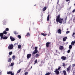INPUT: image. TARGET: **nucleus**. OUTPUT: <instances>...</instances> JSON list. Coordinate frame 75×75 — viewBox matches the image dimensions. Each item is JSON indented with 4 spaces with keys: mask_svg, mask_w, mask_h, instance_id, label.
Returning a JSON list of instances; mask_svg holds the SVG:
<instances>
[{
    "mask_svg": "<svg viewBox=\"0 0 75 75\" xmlns=\"http://www.w3.org/2000/svg\"><path fill=\"white\" fill-rule=\"evenodd\" d=\"M37 48H38V47H35V50H34L32 54V55H34V54H37V53L38 52Z\"/></svg>",
    "mask_w": 75,
    "mask_h": 75,
    "instance_id": "f257e3e1",
    "label": "nucleus"
},
{
    "mask_svg": "<svg viewBox=\"0 0 75 75\" xmlns=\"http://www.w3.org/2000/svg\"><path fill=\"white\" fill-rule=\"evenodd\" d=\"M62 21H63V19H56V22L57 23L59 22L60 24H62Z\"/></svg>",
    "mask_w": 75,
    "mask_h": 75,
    "instance_id": "f03ea898",
    "label": "nucleus"
},
{
    "mask_svg": "<svg viewBox=\"0 0 75 75\" xmlns=\"http://www.w3.org/2000/svg\"><path fill=\"white\" fill-rule=\"evenodd\" d=\"M51 43L50 42H47L46 43V47H47V48H48V47H50V45H51Z\"/></svg>",
    "mask_w": 75,
    "mask_h": 75,
    "instance_id": "7ed1b4c3",
    "label": "nucleus"
},
{
    "mask_svg": "<svg viewBox=\"0 0 75 75\" xmlns=\"http://www.w3.org/2000/svg\"><path fill=\"white\" fill-rule=\"evenodd\" d=\"M13 47L14 46H13V44H11L8 46V49H9V50L13 49Z\"/></svg>",
    "mask_w": 75,
    "mask_h": 75,
    "instance_id": "20e7f679",
    "label": "nucleus"
},
{
    "mask_svg": "<svg viewBox=\"0 0 75 75\" xmlns=\"http://www.w3.org/2000/svg\"><path fill=\"white\" fill-rule=\"evenodd\" d=\"M31 57V54H28L27 56V58L28 59H30Z\"/></svg>",
    "mask_w": 75,
    "mask_h": 75,
    "instance_id": "39448f33",
    "label": "nucleus"
},
{
    "mask_svg": "<svg viewBox=\"0 0 75 75\" xmlns=\"http://www.w3.org/2000/svg\"><path fill=\"white\" fill-rule=\"evenodd\" d=\"M54 72L56 74V75H59V71L55 69V71H54Z\"/></svg>",
    "mask_w": 75,
    "mask_h": 75,
    "instance_id": "423d86ee",
    "label": "nucleus"
},
{
    "mask_svg": "<svg viewBox=\"0 0 75 75\" xmlns=\"http://www.w3.org/2000/svg\"><path fill=\"white\" fill-rule=\"evenodd\" d=\"M64 46H60L59 47V49L60 50H62L64 49Z\"/></svg>",
    "mask_w": 75,
    "mask_h": 75,
    "instance_id": "0eeeda50",
    "label": "nucleus"
},
{
    "mask_svg": "<svg viewBox=\"0 0 75 75\" xmlns=\"http://www.w3.org/2000/svg\"><path fill=\"white\" fill-rule=\"evenodd\" d=\"M61 59H62V60L65 61V60H66V59H67V57H66L62 56L61 57Z\"/></svg>",
    "mask_w": 75,
    "mask_h": 75,
    "instance_id": "6e6552de",
    "label": "nucleus"
},
{
    "mask_svg": "<svg viewBox=\"0 0 75 75\" xmlns=\"http://www.w3.org/2000/svg\"><path fill=\"white\" fill-rule=\"evenodd\" d=\"M70 70H71V66H70L67 68V72H69Z\"/></svg>",
    "mask_w": 75,
    "mask_h": 75,
    "instance_id": "1a4fd4ad",
    "label": "nucleus"
},
{
    "mask_svg": "<svg viewBox=\"0 0 75 75\" xmlns=\"http://www.w3.org/2000/svg\"><path fill=\"white\" fill-rule=\"evenodd\" d=\"M3 35H4V34L3 33H0V37H1V39L3 38Z\"/></svg>",
    "mask_w": 75,
    "mask_h": 75,
    "instance_id": "9d476101",
    "label": "nucleus"
},
{
    "mask_svg": "<svg viewBox=\"0 0 75 75\" xmlns=\"http://www.w3.org/2000/svg\"><path fill=\"white\" fill-rule=\"evenodd\" d=\"M10 39L12 41H14L15 40V39L11 36L10 37Z\"/></svg>",
    "mask_w": 75,
    "mask_h": 75,
    "instance_id": "9b49d317",
    "label": "nucleus"
},
{
    "mask_svg": "<svg viewBox=\"0 0 75 75\" xmlns=\"http://www.w3.org/2000/svg\"><path fill=\"white\" fill-rule=\"evenodd\" d=\"M8 38V37L6 36H3V38L1 39H2V40H7V39Z\"/></svg>",
    "mask_w": 75,
    "mask_h": 75,
    "instance_id": "f8f14e48",
    "label": "nucleus"
},
{
    "mask_svg": "<svg viewBox=\"0 0 75 75\" xmlns=\"http://www.w3.org/2000/svg\"><path fill=\"white\" fill-rule=\"evenodd\" d=\"M57 32L58 34H61V30L60 29H59L57 30Z\"/></svg>",
    "mask_w": 75,
    "mask_h": 75,
    "instance_id": "ddd939ff",
    "label": "nucleus"
},
{
    "mask_svg": "<svg viewBox=\"0 0 75 75\" xmlns=\"http://www.w3.org/2000/svg\"><path fill=\"white\" fill-rule=\"evenodd\" d=\"M56 19H62V18H60V15H59L57 17Z\"/></svg>",
    "mask_w": 75,
    "mask_h": 75,
    "instance_id": "4468645a",
    "label": "nucleus"
},
{
    "mask_svg": "<svg viewBox=\"0 0 75 75\" xmlns=\"http://www.w3.org/2000/svg\"><path fill=\"white\" fill-rule=\"evenodd\" d=\"M67 39V37H66L63 38V40L64 41H65Z\"/></svg>",
    "mask_w": 75,
    "mask_h": 75,
    "instance_id": "2eb2a0df",
    "label": "nucleus"
},
{
    "mask_svg": "<svg viewBox=\"0 0 75 75\" xmlns=\"http://www.w3.org/2000/svg\"><path fill=\"white\" fill-rule=\"evenodd\" d=\"M75 43V41H73L71 43V45H74V44Z\"/></svg>",
    "mask_w": 75,
    "mask_h": 75,
    "instance_id": "dca6fc26",
    "label": "nucleus"
},
{
    "mask_svg": "<svg viewBox=\"0 0 75 75\" xmlns=\"http://www.w3.org/2000/svg\"><path fill=\"white\" fill-rule=\"evenodd\" d=\"M12 59H13V60H14L15 59H16V56H15V55H13L12 57Z\"/></svg>",
    "mask_w": 75,
    "mask_h": 75,
    "instance_id": "f3484780",
    "label": "nucleus"
},
{
    "mask_svg": "<svg viewBox=\"0 0 75 75\" xmlns=\"http://www.w3.org/2000/svg\"><path fill=\"white\" fill-rule=\"evenodd\" d=\"M47 8L46 6L43 9V11H45L46 10H47Z\"/></svg>",
    "mask_w": 75,
    "mask_h": 75,
    "instance_id": "a211bd4d",
    "label": "nucleus"
},
{
    "mask_svg": "<svg viewBox=\"0 0 75 75\" xmlns=\"http://www.w3.org/2000/svg\"><path fill=\"white\" fill-rule=\"evenodd\" d=\"M30 33H27V34L26 35V37H29V36H30Z\"/></svg>",
    "mask_w": 75,
    "mask_h": 75,
    "instance_id": "6ab92c4d",
    "label": "nucleus"
},
{
    "mask_svg": "<svg viewBox=\"0 0 75 75\" xmlns=\"http://www.w3.org/2000/svg\"><path fill=\"white\" fill-rule=\"evenodd\" d=\"M63 72L64 74V75H67V72H66V71L65 70H64L63 71Z\"/></svg>",
    "mask_w": 75,
    "mask_h": 75,
    "instance_id": "aec40b11",
    "label": "nucleus"
},
{
    "mask_svg": "<svg viewBox=\"0 0 75 75\" xmlns=\"http://www.w3.org/2000/svg\"><path fill=\"white\" fill-rule=\"evenodd\" d=\"M41 35H43V36H46V35H47V34H45L44 33H42L41 34Z\"/></svg>",
    "mask_w": 75,
    "mask_h": 75,
    "instance_id": "412c9836",
    "label": "nucleus"
},
{
    "mask_svg": "<svg viewBox=\"0 0 75 75\" xmlns=\"http://www.w3.org/2000/svg\"><path fill=\"white\" fill-rule=\"evenodd\" d=\"M21 47V45H19L18 46V48L20 49Z\"/></svg>",
    "mask_w": 75,
    "mask_h": 75,
    "instance_id": "4be33fe9",
    "label": "nucleus"
},
{
    "mask_svg": "<svg viewBox=\"0 0 75 75\" xmlns=\"http://www.w3.org/2000/svg\"><path fill=\"white\" fill-rule=\"evenodd\" d=\"M69 49H72V45H69Z\"/></svg>",
    "mask_w": 75,
    "mask_h": 75,
    "instance_id": "5701e85b",
    "label": "nucleus"
},
{
    "mask_svg": "<svg viewBox=\"0 0 75 75\" xmlns=\"http://www.w3.org/2000/svg\"><path fill=\"white\" fill-rule=\"evenodd\" d=\"M3 34H7V32L6 30H4L3 33Z\"/></svg>",
    "mask_w": 75,
    "mask_h": 75,
    "instance_id": "b1692460",
    "label": "nucleus"
},
{
    "mask_svg": "<svg viewBox=\"0 0 75 75\" xmlns=\"http://www.w3.org/2000/svg\"><path fill=\"white\" fill-rule=\"evenodd\" d=\"M21 69H20L19 70H18L17 72V74H19L20 72H21Z\"/></svg>",
    "mask_w": 75,
    "mask_h": 75,
    "instance_id": "393cba45",
    "label": "nucleus"
},
{
    "mask_svg": "<svg viewBox=\"0 0 75 75\" xmlns=\"http://www.w3.org/2000/svg\"><path fill=\"white\" fill-rule=\"evenodd\" d=\"M61 68V67L59 66L58 67V69H56V70H57V71H58L59 70V69H60Z\"/></svg>",
    "mask_w": 75,
    "mask_h": 75,
    "instance_id": "a878e982",
    "label": "nucleus"
},
{
    "mask_svg": "<svg viewBox=\"0 0 75 75\" xmlns=\"http://www.w3.org/2000/svg\"><path fill=\"white\" fill-rule=\"evenodd\" d=\"M13 33L14 34H15V35H17V34H18V33L17 32V31H14Z\"/></svg>",
    "mask_w": 75,
    "mask_h": 75,
    "instance_id": "bb28decb",
    "label": "nucleus"
},
{
    "mask_svg": "<svg viewBox=\"0 0 75 75\" xmlns=\"http://www.w3.org/2000/svg\"><path fill=\"white\" fill-rule=\"evenodd\" d=\"M11 58H9L8 60V62H11Z\"/></svg>",
    "mask_w": 75,
    "mask_h": 75,
    "instance_id": "cd10ccee",
    "label": "nucleus"
},
{
    "mask_svg": "<svg viewBox=\"0 0 75 75\" xmlns=\"http://www.w3.org/2000/svg\"><path fill=\"white\" fill-rule=\"evenodd\" d=\"M62 64H63L62 65L63 67H66V65L65 64V63H63Z\"/></svg>",
    "mask_w": 75,
    "mask_h": 75,
    "instance_id": "c85d7f7f",
    "label": "nucleus"
},
{
    "mask_svg": "<svg viewBox=\"0 0 75 75\" xmlns=\"http://www.w3.org/2000/svg\"><path fill=\"white\" fill-rule=\"evenodd\" d=\"M12 54H13V52H10L9 53V55H12Z\"/></svg>",
    "mask_w": 75,
    "mask_h": 75,
    "instance_id": "c756f323",
    "label": "nucleus"
},
{
    "mask_svg": "<svg viewBox=\"0 0 75 75\" xmlns=\"http://www.w3.org/2000/svg\"><path fill=\"white\" fill-rule=\"evenodd\" d=\"M18 38H19V39H21V35H18Z\"/></svg>",
    "mask_w": 75,
    "mask_h": 75,
    "instance_id": "7c9ffc66",
    "label": "nucleus"
},
{
    "mask_svg": "<svg viewBox=\"0 0 75 75\" xmlns=\"http://www.w3.org/2000/svg\"><path fill=\"white\" fill-rule=\"evenodd\" d=\"M51 74V73L48 72L47 73L45 74V75H49Z\"/></svg>",
    "mask_w": 75,
    "mask_h": 75,
    "instance_id": "2f4dec72",
    "label": "nucleus"
},
{
    "mask_svg": "<svg viewBox=\"0 0 75 75\" xmlns=\"http://www.w3.org/2000/svg\"><path fill=\"white\" fill-rule=\"evenodd\" d=\"M5 31H9V29L8 28H6L5 30Z\"/></svg>",
    "mask_w": 75,
    "mask_h": 75,
    "instance_id": "473e14b6",
    "label": "nucleus"
},
{
    "mask_svg": "<svg viewBox=\"0 0 75 75\" xmlns=\"http://www.w3.org/2000/svg\"><path fill=\"white\" fill-rule=\"evenodd\" d=\"M14 63H11V66L13 67V65H14Z\"/></svg>",
    "mask_w": 75,
    "mask_h": 75,
    "instance_id": "72a5a7b5",
    "label": "nucleus"
},
{
    "mask_svg": "<svg viewBox=\"0 0 75 75\" xmlns=\"http://www.w3.org/2000/svg\"><path fill=\"white\" fill-rule=\"evenodd\" d=\"M39 56V54H36V55H35L36 57H37L38 58V57Z\"/></svg>",
    "mask_w": 75,
    "mask_h": 75,
    "instance_id": "f704fd0d",
    "label": "nucleus"
},
{
    "mask_svg": "<svg viewBox=\"0 0 75 75\" xmlns=\"http://www.w3.org/2000/svg\"><path fill=\"white\" fill-rule=\"evenodd\" d=\"M28 74V72H26L25 73V75H27Z\"/></svg>",
    "mask_w": 75,
    "mask_h": 75,
    "instance_id": "c9c22d12",
    "label": "nucleus"
},
{
    "mask_svg": "<svg viewBox=\"0 0 75 75\" xmlns=\"http://www.w3.org/2000/svg\"><path fill=\"white\" fill-rule=\"evenodd\" d=\"M50 15H48L47 16V19H50Z\"/></svg>",
    "mask_w": 75,
    "mask_h": 75,
    "instance_id": "e433bc0d",
    "label": "nucleus"
},
{
    "mask_svg": "<svg viewBox=\"0 0 75 75\" xmlns=\"http://www.w3.org/2000/svg\"><path fill=\"white\" fill-rule=\"evenodd\" d=\"M37 59H36L35 61V64H37Z\"/></svg>",
    "mask_w": 75,
    "mask_h": 75,
    "instance_id": "4c0bfd02",
    "label": "nucleus"
},
{
    "mask_svg": "<svg viewBox=\"0 0 75 75\" xmlns=\"http://www.w3.org/2000/svg\"><path fill=\"white\" fill-rule=\"evenodd\" d=\"M71 51V50H69L67 51V53H69Z\"/></svg>",
    "mask_w": 75,
    "mask_h": 75,
    "instance_id": "58836bf2",
    "label": "nucleus"
},
{
    "mask_svg": "<svg viewBox=\"0 0 75 75\" xmlns=\"http://www.w3.org/2000/svg\"><path fill=\"white\" fill-rule=\"evenodd\" d=\"M70 33V32L69 31H67L66 32V34H68L69 33Z\"/></svg>",
    "mask_w": 75,
    "mask_h": 75,
    "instance_id": "ea45409f",
    "label": "nucleus"
},
{
    "mask_svg": "<svg viewBox=\"0 0 75 75\" xmlns=\"http://www.w3.org/2000/svg\"><path fill=\"white\" fill-rule=\"evenodd\" d=\"M75 70H74L73 74L74 75H75Z\"/></svg>",
    "mask_w": 75,
    "mask_h": 75,
    "instance_id": "a19ab883",
    "label": "nucleus"
},
{
    "mask_svg": "<svg viewBox=\"0 0 75 75\" xmlns=\"http://www.w3.org/2000/svg\"><path fill=\"white\" fill-rule=\"evenodd\" d=\"M75 34V33H73V34L72 35V36H74V35Z\"/></svg>",
    "mask_w": 75,
    "mask_h": 75,
    "instance_id": "79ce46f5",
    "label": "nucleus"
},
{
    "mask_svg": "<svg viewBox=\"0 0 75 75\" xmlns=\"http://www.w3.org/2000/svg\"><path fill=\"white\" fill-rule=\"evenodd\" d=\"M41 64H44V62L42 61H41Z\"/></svg>",
    "mask_w": 75,
    "mask_h": 75,
    "instance_id": "37998d69",
    "label": "nucleus"
},
{
    "mask_svg": "<svg viewBox=\"0 0 75 75\" xmlns=\"http://www.w3.org/2000/svg\"><path fill=\"white\" fill-rule=\"evenodd\" d=\"M72 66L73 67H75V64H73Z\"/></svg>",
    "mask_w": 75,
    "mask_h": 75,
    "instance_id": "c03bdc74",
    "label": "nucleus"
},
{
    "mask_svg": "<svg viewBox=\"0 0 75 75\" xmlns=\"http://www.w3.org/2000/svg\"><path fill=\"white\" fill-rule=\"evenodd\" d=\"M75 9L73 10L72 11L73 13H74V12H75Z\"/></svg>",
    "mask_w": 75,
    "mask_h": 75,
    "instance_id": "a18cd8bd",
    "label": "nucleus"
},
{
    "mask_svg": "<svg viewBox=\"0 0 75 75\" xmlns=\"http://www.w3.org/2000/svg\"><path fill=\"white\" fill-rule=\"evenodd\" d=\"M16 45H17V43H15L14 44V46H16Z\"/></svg>",
    "mask_w": 75,
    "mask_h": 75,
    "instance_id": "49530a36",
    "label": "nucleus"
},
{
    "mask_svg": "<svg viewBox=\"0 0 75 75\" xmlns=\"http://www.w3.org/2000/svg\"><path fill=\"white\" fill-rule=\"evenodd\" d=\"M70 1V0H66V1L67 2H68V1Z\"/></svg>",
    "mask_w": 75,
    "mask_h": 75,
    "instance_id": "de8ad7c7",
    "label": "nucleus"
},
{
    "mask_svg": "<svg viewBox=\"0 0 75 75\" xmlns=\"http://www.w3.org/2000/svg\"><path fill=\"white\" fill-rule=\"evenodd\" d=\"M75 19H74L73 20V22H75Z\"/></svg>",
    "mask_w": 75,
    "mask_h": 75,
    "instance_id": "09e8293b",
    "label": "nucleus"
},
{
    "mask_svg": "<svg viewBox=\"0 0 75 75\" xmlns=\"http://www.w3.org/2000/svg\"><path fill=\"white\" fill-rule=\"evenodd\" d=\"M58 3H59V1H58L57 3V4H58Z\"/></svg>",
    "mask_w": 75,
    "mask_h": 75,
    "instance_id": "8fccbe9b",
    "label": "nucleus"
},
{
    "mask_svg": "<svg viewBox=\"0 0 75 75\" xmlns=\"http://www.w3.org/2000/svg\"><path fill=\"white\" fill-rule=\"evenodd\" d=\"M33 67V66H31L30 68V69H31Z\"/></svg>",
    "mask_w": 75,
    "mask_h": 75,
    "instance_id": "3c124183",
    "label": "nucleus"
},
{
    "mask_svg": "<svg viewBox=\"0 0 75 75\" xmlns=\"http://www.w3.org/2000/svg\"><path fill=\"white\" fill-rule=\"evenodd\" d=\"M47 21H49V19H47Z\"/></svg>",
    "mask_w": 75,
    "mask_h": 75,
    "instance_id": "603ef678",
    "label": "nucleus"
},
{
    "mask_svg": "<svg viewBox=\"0 0 75 75\" xmlns=\"http://www.w3.org/2000/svg\"><path fill=\"white\" fill-rule=\"evenodd\" d=\"M36 6V5L35 4L34 5V6Z\"/></svg>",
    "mask_w": 75,
    "mask_h": 75,
    "instance_id": "864d4df0",
    "label": "nucleus"
},
{
    "mask_svg": "<svg viewBox=\"0 0 75 75\" xmlns=\"http://www.w3.org/2000/svg\"><path fill=\"white\" fill-rule=\"evenodd\" d=\"M67 30H68V28L67 29Z\"/></svg>",
    "mask_w": 75,
    "mask_h": 75,
    "instance_id": "5fc2aeb1",
    "label": "nucleus"
},
{
    "mask_svg": "<svg viewBox=\"0 0 75 75\" xmlns=\"http://www.w3.org/2000/svg\"><path fill=\"white\" fill-rule=\"evenodd\" d=\"M66 20H67V19H65V21H66Z\"/></svg>",
    "mask_w": 75,
    "mask_h": 75,
    "instance_id": "6e6d98bb",
    "label": "nucleus"
},
{
    "mask_svg": "<svg viewBox=\"0 0 75 75\" xmlns=\"http://www.w3.org/2000/svg\"><path fill=\"white\" fill-rule=\"evenodd\" d=\"M34 65H35V63H34Z\"/></svg>",
    "mask_w": 75,
    "mask_h": 75,
    "instance_id": "4d7b16f0",
    "label": "nucleus"
},
{
    "mask_svg": "<svg viewBox=\"0 0 75 75\" xmlns=\"http://www.w3.org/2000/svg\"><path fill=\"white\" fill-rule=\"evenodd\" d=\"M56 52H57V50H56Z\"/></svg>",
    "mask_w": 75,
    "mask_h": 75,
    "instance_id": "13d9d810",
    "label": "nucleus"
}]
</instances>
